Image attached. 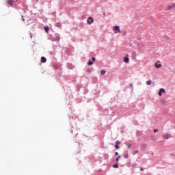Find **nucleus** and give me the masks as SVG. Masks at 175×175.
<instances>
[{"label":"nucleus","mask_w":175,"mask_h":175,"mask_svg":"<svg viewBox=\"0 0 175 175\" xmlns=\"http://www.w3.org/2000/svg\"><path fill=\"white\" fill-rule=\"evenodd\" d=\"M113 31L114 33H121V30L120 29V26L116 25L113 27Z\"/></svg>","instance_id":"obj_1"},{"label":"nucleus","mask_w":175,"mask_h":175,"mask_svg":"<svg viewBox=\"0 0 175 175\" xmlns=\"http://www.w3.org/2000/svg\"><path fill=\"white\" fill-rule=\"evenodd\" d=\"M175 8V3L168 5L166 7L165 10H172V9H174Z\"/></svg>","instance_id":"obj_2"},{"label":"nucleus","mask_w":175,"mask_h":175,"mask_svg":"<svg viewBox=\"0 0 175 175\" xmlns=\"http://www.w3.org/2000/svg\"><path fill=\"white\" fill-rule=\"evenodd\" d=\"M163 139H165L166 140H167V139H170V137H172V135L168 134V133L164 134L163 135Z\"/></svg>","instance_id":"obj_3"},{"label":"nucleus","mask_w":175,"mask_h":175,"mask_svg":"<svg viewBox=\"0 0 175 175\" xmlns=\"http://www.w3.org/2000/svg\"><path fill=\"white\" fill-rule=\"evenodd\" d=\"M87 23H88V24H89V25H91V24H92L93 23H94V18H92V17H89L88 18V20H87Z\"/></svg>","instance_id":"obj_4"},{"label":"nucleus","mask_w":175,"mask_h":175,"mask_svg":"<svg viewBox=\"0 0 175 175\" xmlns=\"http://www.w3.org/2000/svg\"><path fill=\"white\" fill-rule=\"evenodd\" d=\"M162 92H163V93H165V89L161 88V89L159 90V92H158V95H159V96H162Z\"/></svg>","instance_id":"obj_5"},{"label":"nucleus","mask_w":175,"mask_h":175,"mask_svg":"<svg viewBox=\"0 0 175 175\" xmlns=\"http://www.w3.org/2000/svg\"><path fill=\"white\" fill-rule=\"evenodd\" d=\"M154 66L157 69H159V68H161L162 66V64H159V62H158L157 63H155Z\"/></svg>","instance_id":"obj_6"},{"label":"nucleus","mask_w":175,"mask_h":175,"mask_svg":"<svg viewBox=\"0 0 175 175\" xmlns=\"http://www.w3.org/2000/svg\"><path fill=\"white\" fill-rule=\"evenodd\" d=\"M124 62H125V64H128L129 62V57H128V56L124 57Z\"/></svg>","instance_id":"obj_7"},{"label":"nucleus","mask_w":175,"mask_h":175,"mask_svg":"<svg viewBox=\"0 0 175 175\" xmlns=\"http://www.w3.org/2000/svg\"><path fill=\"white\" fill-rule=\"evenodd\" d=\"M118 144H120V141H116L115 144V148H116V150H118V148H120V146H118Z\"/></svg>","instance_id":"obj_8"},{"label":"nucleus","mask_w":175,"mask_h":175,"mask_svg":"<svg viewBox=\"0 0 175 175\" xmlns=\"http://www.w3.org/2000/svg\"><path fill=\"white\" fill-rule=\"evenodd\" d=\"M46 61H47V59H46V57H41V62H42V64L46 63Z\"/></svg>","instance_id":"obj_9"},{"label":"nucleus","mask_w":175,"mask_h":175,"mask_svg":"<svg viewBox=\"0 0 175 175\" xmlns=\"http://www.w3.org/2000/svg\"><path fill=\"white\" fill-rule=\"evenodd\" d=\"M124 159H128V158H129V154H128V152L124 154Z\"/></svg>","instance_id":"obj_10"},{"label":"nucleus","mask_w":175,"mask_h":175,"mask_svg":"<svg viewBox=\"0 0 175 175\" xmlns=\"http://www.w3.org/2000/svg\"><path fill=\"white\" fill-rule=\"evenodd\" d=\"M59 39H60L59 36L57 35L55 37L54 41L55 42H59Z\"/></svg>","instance_id":"obj_11"},{"label":"nucleus","mask_w":175,"mask_h":175,"mask_svg":"<svg viewBox=\"0 0 175 175\" xmlns=\"http://www.w3.org/2000/svg\"><path fill=\"white\" fill-rule=\"evenodd\" d=\"M44 31H46V32H49V31H50V27H49V26H46L44 27Z\"/></svg>","instance_id":"obj_12"},{"label":"nucleus","mask_w":175,"mask_h":175,"mask_svg":"<svg viewBox=\"0 0 175 175\" xmlns=\"http://www.w3.org/2000/svg\"><path fill=\"white\" fill-rule=\"evenodd\" d=\"M94 64V62L91 59H89V62H88V65L91 66Z\"/></svg>","instance_id":"obj_13"},{"label":"nucleus","mask_w":175,"mask_h":175,"mask_svg":"<svg viewBox=\"0 0 175 175\" xmlns=\"http://www.w3.org/2000/svg\"><path fill=\"white\" fill-rule=\"evenodd\" d=\"M151 83H152V81H151V79L148 80L146 81V84L147 85H151Z\"/></svg>","instance_id":"obj_14"},{"label":"nucleus","mask_w":175,"mask_h":175,"mask_svg":"<svg viewBox=\"0 0 175 175\" xmlns=\"http://www.w3.org/2000/svg\"><path fill=\"white\" fill-rule=\"evenodd\" d=\"M120 159H121V156H118V157H116V163H118V161H120Z\"/></svg>","instance_id":"obj_15"},{"label":"nucleus","mask_w":175,"mask_h":175,"mask_svg":"<svg viewBox=\"0 0 175 175\" xmlns=\"http://www.w3.org/2000/svg\"><path fill=\"white\" fill-rule=\"evenodd\" d=\"M113 167H114L115 169H118V163H116L113 165Z\"/></svg>","instance_id":"obj_16"},{"label":"nucleus","mask_w":175,"mask_h":175,"mask_svg":"<svg viewBox=\"0 0 175 175\" xmlns=\"http://www.w3.org/2000/svg\"><path fill=\"white\" fill-rule=\"evenodd\" d=\"M8 5H10L12 6V5H13V1L9 0V1H8Z\"/></svg>","instance_id":"obj_17"},{"label":"nucleus","mask_w":175,"mask_h":175,"mask_svg":"<svg viewBox=\"0 0 175 175\" xmlns=\"http://www.w3.org/2000/svg\"><path fill=\"white\" fill-rule=\"evenodd\" d=\"M56 27H58V28H61V27H62V25H61V23H56Z\"/></svg>","instance_id":"obj_18"},{"label":"nucleus","mask_w":175,"mask_h":175,"mask_svg":"<svg viewBox=\"0 0 175 175\" xmlns=\"http://www.w3.org/2000/svg\"><path fill=\"white\" fill-rule=\"evenodd\" d=\"M68 69H73V66L72 64H68Z\"/></svg>","instance_id":"obj_19"},{"label":"nucleus","mask_w":175,"mask_h":175,"mask_svg":"<svg viewBox=\"0 0 175 175\" xmlns=\"http://www.w3.org/2000/svg\"><path fill=\"white\" fill-rule=\"evenodd\" d=\"M106 73V70H101V75H102V76H103V75H105Z\"/></svg>","instance_id":"obj_20"},{"label":"nucleus","mask_w":175,"mask_h":175,"mask_svg":"<svg viewBox=\"0 0 175 175\" xmlns=\"http://www.w3.org/2000/svg\"><path fill=\"white\" fill-rule=\"evenodd\" d=\"M136 166H137V164L136 163L132 164V167H136Z\"/></svg>","instance_id":"obj_21"},{"label":"nucleus","mask_w":175,"mask_h":175,"mask_svg":"<svg viewBox=\"0 0 175 175\" xmlns=\"http://www.w3.org/2000/svg\"><path fill=\"white\" fill-rule=\"evenodd\" d=\"M137 152H139L138 150L134 151V152H133V155H136V154H137Z\"/></svg>","instance_id":"obj_22"},{"label":"nucleus","mask_w":175,"mask_h":175,"mask_svg":"<svg viewBox=\"0 0 175 175\" xmlns=\"http://www.w3.org/2000/svg\"><path fill=\"white\" fill-rule=\"evenodd\" d=\"M127 147H128V148L129 149V148H131V147H132V145L128 144H127Z\"/></svg>","instance_id":"obj_23"},{"label":"nucleus","mask_w":175,"mask_h":175,"mask_svg":"<svg viewBox=\"0 0 175 175\" xmlns=\"http://www.w3.org/2000/svg\"><path fill=\"white\" fill-rule=\"evenodd\" d=\"M92 61L93 62H95V61H96L95 57H92Z\"/></svg>","instance_id":"obj_24"},{"label":"nucleus","mask_w":175,"mask_h":175,"mask_svg":"<svg viewBox=\"0 0 175 175\" xmlns=\"http://www.w3.org/2000/svg\"><path fill=\"white\" fill-rule=\"evenodd\" d=\"M157 132H158V129H154V133H157Z\"/></svg>","instance_id":"obj_25"},{"label":"nucleus","mask_w":175,"mask_h":175,"mask_svg":"<svg viewBox=\"0 0 175 175\" xmlns=\"http://www.w3.org/2000/svg\"><path fill=\"white\" fill-rule=\"evenodd\" d=\"M21 17H22L23 21H25V19L24 18V16L22 15Z\"/></svg>","instance_id":"obj_26"},{"label":"nucleus","mask_w":175,"mask_h":175,"mask_svg":"<svg viewBox=\"0 0 175 175\" xmlns=\"http://www.w3.org/2000/svg\"><path fill=\"white\" fill-rule=\"evenodd\" d=\"M129 85H130L131 88H132L133 87V85L132 83H131Z\"/></svg>","instance_id":"obj_27"},{"label":"nucleus","mask_w":175,"mask_h":175,"mask_svg":"<svg viewBox=\"0 0 175 175\" xmlns=\"http://www.w3.org/2000/svg\"><path fill=\"white\" fill-rule=\"evenodd\" d=\"M140 170H141V172H143V170H144V169L143 167H141Z\"/></svg>","instance_id":"obj_28"},{"label":"nucleus","mask_w":175,"mask_h":175,"mask_svg":"<svg viewBox=\"0 0 175 175\" xmlns=\"http://www.w3.org/2000/svg\"><path fill=\"white\" fill-rule=\"evenodd\" d=\"M115 155L117 156L118 155V153L117 152H115Z\"/></svg>","instance_id":"obj_29"},{"label":"nucleus","mask_w":175,"mask_h":175,"mask_svg":"<svg viewBox=\"0 0 175 175\" xmlns=\"http://www.w3.org/2000/svg\"><path fill=\"white\" fill-rule=\"evenodd\" d=\"M30 38H32V33H30Z\"/></svg>","instance_id":"obj_30"},{"label":"nucleus","mask_w":175,"mask_h":175,"mask_svg":"<svg viewBox=\"0 0 175 175\" xmlns=\"http://www.w3.org/2000/svg\"><path fill=\"white\" fill-rule=\"evenodd\" d=\"M70 131H71V133H73V130L71 129Z\"/></svg>","instance_id":"obj_31"},{"label":"nucleus","mask_w":175,"mask_h":175,"mask_svg":"<svg viewBox=\"0 0 175 175\" xmlns=\"http://www.w3.org/2000/svg\"><path fill=\"white\" fill-rule=\"evenodd\" d=\"M151 155H154V152H152V153H151Z\"/></svg>","instance_id":"obj_32"},{"label":"nucleus","mask_w":175,"mask_h":175,"mask_svg":"<svg viewBox=\"0 0 175 175\" xmlns=\"http://www.w3.org/2000/svg\"><path fill=\"white\" fill-rule=\"evenodd\" d=\"M105 14H106V13L104 12V13H103V15L105 16Z\"/></svg>","instance_id":"obj_33"},{"label":"nucleus","mask_w":175,"mask_h":175,"mask_svg":"<svg viewBox=\"0 0 175 175\" xmlns=\"http://www.w3.org/2000/svg\"><path fill=\"white\" fill-rule=\"evenodd\" d=\"M38 1V0H36Z\"/></svg>","instance_id":"obj_34"}]
</instances>
